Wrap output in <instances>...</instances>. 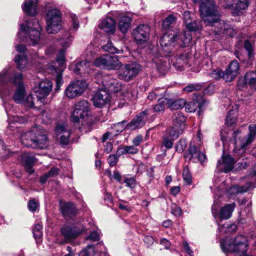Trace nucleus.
<instances>
[{
    "instance_id": "338daca9",
    "label": "nucleus",
    "mask_w": 256,
    "mask_h": 256,
    "mask_svg": "<svg viewBox=\"0 0 256 256\" xmlns=\"http://www.w3.org/2000/svg\"><path fill=\"white\" fill-rule=\"evenodd\" d=\"M118 157L114 154L110 155L108 158V162L109 164L112 166H115L118 162Z\"/></svg>"
},
{
    "instance_id": "4c0bfd02",
    "label": "nucleus",
    "mask_w": 256,
    "mask_h": 256,
    "mask_svg": "<svg viewBox=\"0 0 256 256\" xmlns=\"http://www.w3.org/2000/svg\"><path fill=\"white\" fill-rule=\"evenodd\" d=\"M237 228L235 224H226L222 226H218V230L220 233H232L234 232Z\"/></svg>"
},
{
    "instance_id": "052dcab7",
    "label": "nucleus",
    "mask_w": 256,
    "mask_h": 256,
    "mask_svg": "<svg viewBox=\"0 0 256 256\" xmlns=\"http://www.w3.org/2000/svg\"><path fill=\"white\" fill-rule=\"evenodd\" d=\"M186 142L185 140L180 139L176 146V150L178 152H182L186 148Z\"/></svg>"
},
{
    "instance_id": "3c124183",
    "label": "nucleus",
    "mask_w": 256,
    "mask_h": 256,
    "mask_svg": "<svg viewBox=\"0 0 256 256\" xmlns=\"http://www.w3.org/2000/svg\"><path fill=\"white\" fill-rule=\"evenodd\" d=\"M209 75L212 78L216 80H219L221 78H223L224 80L226 74L225 72L220 69H216L210 72Z\"/></svg>"
},
{
    "instance_id": "4468645a",
    "label": "nucleus",
    "mask_w": 256,
    "mask_h": 256,
    "mask_svg": "<svg viewBox=\"0 0 256 256\" xmlns=\"http://www.w3.org/2000/svg\"><path fill=\"white\" fill-rule=\"evenodd\" d=\"M82 232V230L77 226H63L61 229V234L64 238V240L60 242V244L72 242Z\"/></svg>"
},
{
    "instance_id": "6e6d98bb",
    "label": "nucleus",
    "mask_w": 256,
    "mask_h": 256,
    "mask_svg": "<svg viewBox=\"0 0 256 256\" xmlns=\"http://www.w3.org/2000/svg\"><path fill=\"white\" fill-rule=\"evenodd\" d=\"M124 182L126 184L127 187L130 188H134L136 185V180L134 176H125Z\"/></svg>"
},
{
    "instance_id": "72a5a7b5",
    "label": "nucleus",
    "mask_w": 256,
    "mask_h": 256,
    "mask_svg": "<svg viewBox=\"0 0 256 256\" xmlns=\"http://www.w3.org/2000/svg\"><path fill=\"white\" fill-rule=\"evenodd\" d=\"M218 24L221 25V26L220 28V32H222V33L231 37L234 36L236 34V30L232 28L229 24L224 22V21H222V22H219Z\"/></svg>"
},
{
    "instance_id": "412c9836",
    "label": "nucleus",
    "mask_w": 256,
    "mask_h": 256,
    "mask_svg": "<svg viewBox=\"0 0 256 256\" xmlns=\"http://www.w3.org/2000/svg\"><path fill=\"white\" fill-rule=\"evenodd\" d=\"M239 64L236 60L232 61L225 71L224 80L226 82L232 81L238 74Z\"/></svg>"
},
{
    "instance_id": "0eeeda50",
    "label": "nucleus",
    "mask_w": 256,
    "mask_h": 256,
    "mask_svg": "<svg viewBox=\"0 0 256 256\" xmlns=\"http://www.w3.org/2000/svg\"><path fill=\"white\" fill-rule=\"evenodd\" d=\"M202 20L207 24L216 23L220 18V14L213 0H203L200 7Z\"/></svg>"
},
{
    "instance_id": "ddd939ff",
    "label": "nucleus",
    "mask_w": 256,
    "mask_h": 256,
    "mask_svg": "<svg viewBox=\"0 0 256 256\" xmlns=\"http://www.w3.org/2000/svg\"><path fill=\"white\" fill-rule=\"evenodd\" d=\"M86 82L78 80L70 83L64 91L65 95L69 98H74L80 96L87 88Z\"/></svg>"
},
{
    "instance_id": "5fc2aeb1",
    "label": "nucleus",
    "mask_w": 256,
    "mask_h": 256,
    "mask_svg": "<svg viewBox=\"0 0 256 256\" xmlns=\"http://www.w3.org/2000/svg\"><path fill=\"white\" fill-rule=\"evenodd\" d=\"M126 121H122V122L114 124L111 128L114 131H115L117 133H119L122 132L125 128H126Z\"/></svg>"
},
{
    "instance_id": "09e8293b",
    "label": "nucleus",
    "mask_w": 256,
    "mask_h": 256,
    "mask_svg": "<svg viewBox=\"0 0 256 256\" xmlns=\"http://www.w3.org/2000/svg\"><path fill=\"white\" fill-rule=\"evenodd\" d=\"M182 176L186 184L190 185L192 184V176L188 166H184L182 171Z\"/></svg>"
},
{
    "instance_id": "393cba45",
    "label": "nucleus",
    "mask_w": 256,
    "mask_h": 256,
    "mask_svg": "<svg viewBox=\"0 0 256 256\" xmlns=\"http://www.w3.org/2000/svg\"><path fill=\"white\" fill-rule=\"evenodd\" d=\"M34 162L35 158L32 154L26 152L22 154L21 162L30 174H32L34 172V170L32 169V166Z\"/></svg>"
},
{
    "instance_id": "7ed1b4c3",
    "label": "nucleus",
    "mask_w": 256,
    "mask_h": 256,
    "mask_svg": "<svg viewBox=\"0 0 256 256\" xmlns=\"http://www.w3.org/2000/svg\"><path fill=\"white\" fill-rule=\"evenodd\" d=\"M22 143L26 147L42 149L47 147L48 140L46 136L38 127L23 134L20 138Z\"/></svg>"
},
{
    "instance_id": "bf43d9fd",
    "label": "nucleus",
    "mask_w": 256,
    "mask_h": 256,
    "mask_svg": "<svg viewBox=\"0 0 256 256\" xmlns=\"http://www.w3.org/2000/svg\"><path fill=\"white\" fill-rule=\"evenodd\" d=\"M173 140H172V138L170 139L169 137L166 136L163 138L161 148H162V146H164L168 149L172 148L174 144Z\"/></svg>"
},
{
    "instance_id": "aec40b11",
    "label": "nucleus",
    "mask_w": 256,
    "mask_h": 256,
    "mask_svg": "<svg viewBox=\"0 0 256 256\" xmlns=\"http://www.w3.org/2000/svg\"><path fill=\"white\" fill-rule=\"evenodd\" d=\"M234 159L230 155L222 156V161L218 160L217 164V168L219 171H222L226 173L231 171L234 168Z\"/></svg>"
},
{
    "instance_id": "e433bc0d",
    "label": "nucleus",
    "mask_w": 256,
    "mask_h": 256,
    "mask_svg": "<svg viewBox=\"0 0 256 256\" xmlns=\"http://www.w3.org/2000/svg\"><path fill=\"white\" fill-rule=\"evenodd\" d=\"M167 104L170 110H176L180 109L184 106L185 101L183 99H178L176 100L168 99Z\"/></svg>"
},
{
    "instance_id": "4d7b16f0",
    "label": "nucleus",
    "mask_w": 256,
    "mask_h": 256,
    "mask_svg": "<svg viewBox=\"0 0 256 256\" xmlns=\"http://www.w3.org/2000/svg\"><path fill=\"white\" fill-rule=\"evenodd\" d=\"M202 85L199 84H190L183 88V90L187 92H191L194 90H201Z\"/></svg>"
},
{
    "instance_id": "f3484780",
    "label": "nucleus",
    "mask_w": 256,
    "mask_h": 256,
    "mask_svg": "<svg viewBox=\"0 0 256 256\" xmlns=\"http://www.w3.org/2000/svg\"><path fill=\"white\" fill-rule=\"evenodd\" d=\"M149 111L148 110H146L138 114L130 123L126 124V128L134 130L143 126L148 118Z\"/></svg>"
},
{
    "instance_id": "cd10ccee",
    "label": "nucleus",
    "mask_w": 256,
    "mask_h": 256,
    "mask_svg": "<svg viewBox=\"0 0 256 256\" xmlns=\"http://www.w3.org/2000/svg\"><path fill=\"white\" fill-rule=\"evenodd\" d=\"M256 183L252 182H248L246 186H234L230 187L228 190V193L230 195L234 194L240 192H244L250 188H253L255 187Z\"/></svg>"
},
{
    "instance_id": "f03ea898",
    "label": "nucleus",
    "mask_w": 256,
    "mask_h": 256,
    "mask_svg": "<svg viewBox=\"0 0 256 256\" xmlns=\"http://www.w3.org/2000/svg\"><path fill=\"white\" fill-rule=\"evenodd\" d=\"M177 31L164 34L160 39V45L163 51L168 54L172 52L173 48L178 44L182 47L186 46L192 40V36L190 32L184 31L178 34Z\"/></svg>"
},
{
    "instance_id": "473e14b6",
    "label": "nucleus",
    "mask_w": 256,
    "mask_h": 256,
    "mask_svg": "<svg viewBox=\"0 0 256 256\" xmlns=\"http://www.w3.org/2000/svg\"><path fill=\"white\" fill-rule=\"evenodd\" d=\"M200 152V148L198 146H196L190 144L188 150V153L184 155L186 159L189 160H192L193 162H196V157Z\"/></svg>"
},
{
    "instance_id": "20e7f679",
    "label": "nucleus",
    "mask_w": 256,
    "mask_h": 256,
    "mask_svg": "<svg viewBox=\"0 0 256 256\" xmlns=\"http://www.w3.org/2000/svg\"><path fill=\"white\" fill-rule=\"evenodd\" d=\"M26 29L24 24H20L19 35L25 36L28 42L32 45L39 44L40 41V32L42 28L36 18H32L26 22Z\"/></svg>"
},
{
    "instance_id": "13d9d810",
    "label": "nucleus",
    "mask_w": 256,
    "mask_h": 256,
    "mask_svg": "<svg viewBox=\"0 0 256 256\" xmlns=\"http://www.w3.org/2000/svg\"><path fill=\"white\" fill-rule=\"evenodd\" d=\"M53 71L57 74L56 78V90H58L63 84V80L62 76V71L58 72V69H57L56 70Z\"/></svg>"
},
{
    "instance_id": "8fccbe9b",
    "label": "nucleus",
    "mask_w": 256,
    "mask_h": 256,
    "mask_svg": "<svg viewBox=\"0 0 256 256\" xmlns=\"http://www.w3.org/2000/svg\"><path fill=\"white\" fill-rule=\"evenodd\" d=\"M200 104L196 102H190L188 104H185V109L187 112H194L196 110L200 107Z\"/></svg>"
},
{
    "instance_id": "c85d7f7f",
    "label": "nucleus",
    "mask_w": 256,
    "mask_h": 256,
    "mask_svg": "<svg viewBox=\"0 0 256 256\" xmlns=\"http://www.w3.org/2000/svg\"><path fill=\"white\" fill-rule=\"evenodd\" d=\"M62 212L64 216L66 217L72 216L76 212V208L72 202L64 203L61 206Z\"/></svg>"
},
{
    "instance_id": "603ef678",
    "label": "nucleus",
    "mask_w": 256,
    "mask_h": 256,
    "mask_svg": "<svg viewBox=\"0 0 256 256\" xmlns=\"http://www.w3.org/2000/svg\"><path fill=\"white\" fill-rule=\"evenodd\" d=\"M34 96H35L34 92L33 94H30L28 95L26 97V100H24V102H23V104H24L27 106H28L30 108H33L34 106L35 102H36V104H38V102H36V100H37L36 98H34ZM39 104H40V103L39 102Z\"/></svg>"
},
{
    "instance_id": "dca6fc26",
    "label": "nucleus",
    "mask_w": 256,
    "mask_h": 256,
    "mask_svg": "<svg viewBox=\"0 0 256 256\" xmlns=\"http://www.w3.org/2000/svg\"><path fill=\"white\" fill-rule=\"evenodd\" d=\"M55 131L60 144L68 145L70 135L69 126L66 124H58L56 126Z\"/></svg>"
},
{
    "instance_id": "1a4fd4ad",
    "label": "nucleus",
    "mask_w": 256,
    "mask_h": 256,
    "mask_svg": "<svg viewBox=\"0 0 256 256\" xmlns=\"http://www.w3.org/2000/svg\"><path fill=\"white\" fill-rule=\"evenodd\" d=\"M118 71L119 79L129 82L136 78L141 70V66L135 62L122 64Z\"/></svg>"
},
{
    "instance_id": "69168bd1",
    "label": "nucleus",
    "mask_w": 256,
    "mask_h": 256,
    "mask_svg": "<svg viewBox=\"0 0 256 256\" xmlns=\"http://www.w3.org/2000/svg\"><path fill=\"white\" fill-rule=\"evenodd\" d=\"M22 80V75L21 73H18L16 74L12 80V82L18 85L20 88Z\"/></svg>"
},
{
    "instance_id": "b1692460",
    "label": "nucleus",
    "mask_w": 256,
    "mask_h": 256,
    "mask_svg": "<svg viewBox=\"0 0 256 256\" xmlns=\"http://www.w3.org/2000/svg\"><path fill=\"white\" fill-rule=\"evenodd\" d=\"M225 7L236 10L238 12L246 8L248 4V0H224Z\"/></svg>"
},
{
    "instance_id": "39448f33",
    "label": "nucleus",
    "mask_w": 256,
    "mask_h": 256,
    "mask_svg": "<svg viewBox=\"0 0 256 256\" xmlns=\"http://www.w3.org/2000/svg\"><path fill=\"white\" fill-rule=\"evenodd\" d=\"M46 15V30L48 34H56L62 28L60 11L52 4H48L44 8Z\"/></svg>"
},
{
    "instance_id": "c9c22d12",
    "label": "nucleus",
    "mask_w": 256,
    "mask_h": 256,
    "mask_svg": "<svg viewBox=\"0 0 256 256\" xmlns=\"http://www.w3.org/2000/svg\"><path fill=\"white\" fill-rule=\"evenodd\" d=\"M184 128L174 125L168 131L166 136L173 140L176 139L182 134Z\"/></svg>"
},
{
    "instance_id": "37998d69",
    "label": "nucleus",
    "mask_w": 256,
    "mask_h": 256,
    "mask_svg": "<svg viewBox=\"0 0 256 256\" xmlns=\"http://www.w3.org/2000/svg\"><path fill=\"white\" fill-rule=\"evenodd\" d=\"M167 102H168V99L166 98H159L158 104L154 106V111L156 112H163Z\"/></svg>"
},
{
    "instance_id": "79ce46f5",
    "label": "nucleus",
    "mask_w": 256,
    "mask_h": 256,
    "mask_svg": "<svg viewBox=\"0 0 256 256\" xmlns=\"http://www.w3.org/2000/svg\"><path fill=\"white\" fill-rule=\"evenodd\" d=\"M244 48L248 52V56L250 58L253 56L254 42L252 40H246L244 42Z\"/></svg>"
},
{
    "instance_id": "e2e57ef3",
    "label": "nucleus",
    "mask_w": 256,
    "mask_h": 256,
    "mask_svg": "<svg viewBox=\"0 0 256 256\" xmlns=\"http://www.w3.org/2000/svg\"><path fill=\"white\" fill-rule=\"evenodd\" d=\"M38 206V202L36 201L34 198L30 200L28 206V210L32 212H35Z\"/></svg>"
},
{
    "instance_id": "a19ab883",
    "label": "nucleus",
    "mask_w": 256,
    "mask_h": 256,
    "mask_svg": "<svg viewBox=\"0 0 256 256\" xmlns=\"http://www.w3.org/2000/svg\"><path fill=\"white\" fill-rule=\"evenodd\" d=\"M24 90L22 88H19L15 92L14 100L18 104H23L24 102Z\"/></svg>"
},
{
    "instance_id": "9b49d317",
    "label": "nucleus",
    "mask_w": 256,
    "mask_h": 256,
    "mask_svg": "<svg viewBox=\"0 0 256 256\" xmlns=\"http://www.w3.org/2000/svg\"><path fill=\"white\" fill-rule=\"evenodd\" d=\"M90 104L86 100H82L76 102L74 106L70 119L74 123H78L80 119H84L88 115Z\"/></svg>"
},
{
    "instance_id": "a211bd4d",
    "label": "nucleus",
    "mask_w": 256,
    "mask_h": 256,
    "mask_svg": "<svg viewBox=\"0 0 256 256\" xmlns=\"http://www.w3.org/2000/svg\"><path fill=\"white\" fill-rule=\"evenodd\" d=\"M92 100L95 107L102 108L110 102V96L106 90H100L95 94Z\"/></svg>"
},
{
    "instance_id": "ea45409f",
    "label": "nucleus",
    "mask_w": 256,
    "mask_h": 256,
    "mask_svg": "<svg viewBox=\"0 0 256 256\" xmlns=\"http://www.w3.org/2000/svg\"><path fill=\"white\" fill-rule=\"evenodd\" d=\"M15 62L20 70L24 69L28 64L27 58L24 54H18L15 58Z\"/></svg>"
},
{
    "instance_id": "6ab92c4d",
    "label": "nucleus",
    "mask_w": 256,
    "mask_h": 256,
    "mask_svg": "<svg viewBox=\"0 0 256 256\" xmlns=\"http://www.w3.org/2000/svg\"><path fill=\"white\" fill-rule=\"evenodd\" d=\"M150 32L148 26L141 24L133 30V36L138 43H142L148 39Z\"/></svg>"
},
{
    "instance_id": "7c9ffc66",
    "label": "nucleus",
    "mask_w": 256,
    "mask_h": 256,
    "mask_svg": "<svg viewBox=\"0 0 256 256\" xmlns=\"http://www.w3.org/2000/svg\"><path fill=\"white\" fill-rule=\"evenodd\" d=\"M138 148L133 145L125 146L118 148L116 151V154L118 156L126 154H134L138 153Z\"/></svg>"
},
{
    "instance_id": "5701e85b",
    "label": "nucleus",
    "mask_w": 256,
    "mask_h": 256,
    "mask_svg": "<svg viewBox=\"0 0 256 256\" xmlns=\"http://www.w3.org/2000/svg\"><path fill=\"white\" fill-rule=\"evenodd\" d=\"M98 27L106 33L113 34L116 30V22L112 18L106 17L100 22Z\"/></svg>"
},
{
    "instance_id": "6e6552de",
    "label": "nucleus",
    "mask_w": 256,
    "mask_h": 256,
    "mask_svg": "<svg viewBox=\"0 0 256 256\" xmlns=\"http://www.w3.org/2000/svg\"><path fill=\"white\" fill-rule=\"evenodd\" d=\"M250 132L247 137L240 138V132L238 130L233 132V138L235 141V149L238 154L243 153L245 151V148L250 144L256 136V126L254 124L249 126Z\"/></svg>"
},
{
    "instance_id": "a18cd8bd",
    "label": "nucleus",
    "mask_w": 256,
    "mask_h": 256,
    "mask_svg": "<svg viewBox=\"0 0 256 256\" xmlns=\"http://www.w3.org/2000/svg\"><path fill=\"white\" fill-rule=\"evenodd\" d=\"M186 28L190 33V32H196L201 30L202 26L200 22L194 20L193 22L188 23L186 25Z\"/></svg>"
},
{
    "instance_id": "0e129e2a",
    "label": "nucleus",
    "mask_w": 256,
    "mask_h": 256,
    "mask_svg": "<svg viewBox=\"0 0 256 256\" xmlns=\"http://www.w3.org/2000/svg\"><path fill=\"white\" fill-rule=\"evenodd\" d=\"M143 142V137L142 135H137L132 140V143L133 146L137 148L138 146H140L141 143Z\"/></svg>"
},
{
    "instance_id": "f704fd0d",
    "label": "nucleus",
    "mask_w": 256,
    "mask_h": 256,
    "mask_svg": "<svg viewBox=\"0 0 256 256\" xmlns=\"http://www.w3.org/2000/svg\"><path fill=\"white\" fill-rule=\"evenodd\" d=\"M177 20L176 17L174 14L168 15L163 21L162 28L165 30H168L174 26Z\"/></svg>"
},
{
    "instance_id": "c03bdc74",
    "label": "nucleus",
    "mask_w": 256,
    "mask_h": 256,
    "mask_svg": "<svg viewBox=\"0 0 256 256\" xmlns=\"http://www.w3.org/2000/svg\"><path fill=\"white\" fill-rule=\"evenodd\" d=\"M236 121V110H232L229 111L226 118V123L228 126H232L234 124Z\"/></svg>"
},
{
    "instance_id": "9d476101",
    "label": "nucleus",
    "mask_w": 256,
    "mask_h": 256,
    "mask_svg": "<svg viewBox=\"0 0 256 256\" xmlns=\"http://www.w3.org/2000/svg\"><path fill=\"white\" fill-rule=\"evenodd\" d=\"M94 64L97 67L115 70L120 68L122 63L116 56L104 54L96 58L94 61Z\"/></svg>"
},
{
    "instance_id": "680f3d73",
    "label": "nucleus",
    "mask_w": 256,
    "mask_h": 256,
    "mask_svg": "<svg viewBox=\"0 0 256 256\" xmlns=\"http://www.w3.org/2000/svg\"><path fill=\"white\" fill-rule=\"evenodd\" d=\"M70 18L72 22V28L74 30H77L80 26L79 21L76 16L74 14H72L70 15Z\"/></svg>"
},
{
    "instance_id": "f8f14e48",
    "label": "nucleus",
    "mask_w": 256,
    "mask_h": 256,
    "mask_svg": "<svg viewBox=\"0 0 256 256\" xmlns=\"http://www.w3.org/2000/svg\"><path fill=\"white\" fill-rule=\"evenodd\" d=\"M52 84L48 80H44L39 83L38 87L36 88L34 96L36 102L45 104L50 101L46 98L52 90Z\"/></svg>"
},
{
    "instance_id": "58836bf2",
    "label": "nucleus",
    "mask_w": 256,
    "mask_h": 256,
    "mask_svg": "<svg viewBox=\"0 0 256 256\" xmlns=\"http://www.w3.org/2000/svg\"><path fill=\"white\" fill-rule=\"evenodd\" d=\"M187 58L185 55L182 54L180 57L178 58L176 60V62L174 64L175 68L180 71H182L184 70V66L186 64Z\"/></svg>"
},
{
    "instance_id": "49530a36",
    "label": "nucleus",
    "mask_w": 256,
    "mask_h": 256,
    "mask_svg": "<svg viewBox=\"0 0 256 256\" xmlns=\"http://www.w3.org/2000/svg\"><path fill=\"white\" fill-rule=\"evenodd\" d=\"M42 226L40 224H36L34 226L33 230L34 236L37 242H40V238L42 235Z\"/></svg>"
},
{
    "instance_id": "bb28decb",
    "label": "nucleus",
    "mask_w": 256,
    "mask_h": 256,
    "mask_svg": "<svg viewBox=\"0 0 256 256\" xmlns=\"http://www.w3.org/2000/svg\"><path fill=\"white\" fill-rule=\"evenodd\" d=\"M38 0H26L22 10L27 15L34 16L37 14L36 6Z\"/></svg>"
},
{
    "instance_id": "864d4df0",
    "label": "nucleus",
    "mask_w": 256,
    "mask_h": 256,
    "mask_svg": "<svg viewBox=\"0 0 256 256\" xmlns=\"http://www.w3.org/2000/svg\"><path fill=\"white\" fill-rule=\"evenodd\" d=\"M102 49L105 51L109 52L112 54L119 53L120 52V50L113 46L112 43L110 41H108L106 44L104 45Z\"/></svg>"
},
{
    "instance_id": "774afa93",
    "label": "nucleus",
    "mask_w": 256,
    "mask_h": 256,
    "mask_svg": "<svg viewBox=\"0 0 256 256\" xmlns=\"http://www.w3.org/2000/svg\"><path fill=\"white\" fill-rule=\"evenodd\" d=\"M249 163L250 160H248V158L240 160L238 164V168H246Z\"/></svg>"
},
{
    "instance_id": "a878e982",
    "label": "nucleus",
    "mask_w": 256,
    "mask_h": 256,
    "mask_svg": "<svg viewBox=\"0 0 256 256\" xmlns=\"http://www.w3.org/2000/svg\"><path fill=\"white\" fill-rule=\"evenodd\" d=\"M91 62L88 60H84L76 64L72 68L73 72L76 74L84 75L90 73L89 68Z\"/></svg>"
},
{
    "instance_id": "4be33fe9",
    "label": "nucleus",
    "mask_w": 256,
    "mask_h": 256,
    "mask_svg": "<svg viewBox=\"0 0 256 256\" xmlns=\"http://www.w3.org/2000/svg\"><path fill=\"white\" fill-rule=\"evenodd\" d=\"M238 84L242 87L245 84L248 85L256 90V72L251 71L247 72L244 78L238 80Z\"/></svg>"
},
{
    "instance_id": "f257e3e1",
    "label": "nucleus",
    "mask_w": 256,
    "mask_h": 256,
    "mask_svg": "<svg viewBox=\"0 0 256 256\" xmlns=\"http://www.w3.org/2000/svg\"><path fill=\"white\" fill-rule=\"evenodd\" d=\"M98 83L102 84L109 91L116 93L117 102L120 108H122L136 96V91L130 86H122L110 74L99 75Z\"/></svg>"
},
{
    "instance_id": "c756f323",
    "label": "nucleus",
    "mask_w": 256,
    "mask_h": 256,
    "mask_svg": "<svg viewBox=\"0 0 256 256\" xmlns=\"http://www.w3.org/2000/svg\"><path fill=\"white\" fill-rule=\"evenodd\" d=\"M132 18L130 16L124 15L120 18L118 26L120 30L124 34L127 32L130 27Z\"/></svg>"
},
{
    "instance_id": "de8ad7c7",
    "label": "nucleus",
    "mask_w": 256,
    "mask_h": 256,
    "mask_svg": "<svg viewBox=\"0 0 256 256\" xmlns=\"http://www.w3.org/2000/svg\"><path fill=\"white\" fill-rule=\"evenodd\" d=\"M12 154L9 149L4 145L3 140L0 138V157L4 158H8Z\"/></svg>"
},
{
    "instance_id": "2eb2a0df",
    "label": "nucleus",
    "mask_w": 256,
    "mask_h": 256,
    "mask_svg": "<svg viewBox=\"0 0 256 256\" xmlns=\"http://www.w3.org/2000/svg\"><path fill=\"white\" fill-rule=\"evenodd\" d=\"M236 204L234 202L226 204L224 206L221 207L218 212L212 206V214L215 218H219L221 220H228L232 216Z\"/></svg>"
},
{
    "instance_id": "2f4dec72",
    "label": "nucleus",
    "mask_w": 256,
    "mask_h": 256,
    "mask_svg": "<svg viewBox=\"0 0 256 256\" xmlns=\"http://www.w3.org/2000/svg\"><path fill=\"white\" fill-rule=\"evenodd\" d=\"M172 119L173 125L184 129L185 128L184 122L186 118L182 112H176L172 116Z\"/></svg>"
},
{
    "instance_id": "423d86ee",
    "label": "nucleus",
    "mask_w": 256,
    "mask_h": 256,
    "mask_svg": "<svg viewBox=\"0 0 256 256\" xmlns=\"http://www.w3.org/2000/svg\"><path fill=\"white\" fill-rule=\"evenodd\" d=\"M72 40V38L68 32H66L64 33V36L59 38L58 42L63 48L60 50L58 54L56 61L53 62L48 65V68L50 70H56L57 69H58V72L64 70L65 52L66 48L70 46Z\"/></svg>"
}]
</instances>
